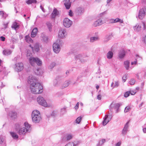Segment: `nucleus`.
<instances>
[{
  "instance_id": "obj_1",
  "label": "nucleus",
  "mask_w": 146,
  "mask_h": 146,
  "mask_svg": "<svg viewBox=\"0 0 146 146\" xmlns=\"http://www.w3.org/2000/svg\"><path fill=\"white\" fill-rule=\"evenodd\" d=\"M16 131L20 135H24L27 132H29L31 130V125L27 122H25L23 127L22 124L17 123L15 125Z\"/></svg>"
},
{
  "instance_id": "obj_2",
  "label": "nucleus",
  "mask_w": 146,
  "mask_h": 146,
  "mask_svg": "<svg viewBox=\"0 0 146 146\" xmlns=\"http://www.w3.org/2000/svg\"><path fill=\"white\" fill-rule=\"evenodd\" d=\"M30 88L31 92L35 94L41 93L43 92V87L41 84L39 83L32 84L30 86Z\"/></svg>"
},
{
  "instance_id": "obj_3",
  "label": "nucleus",
  "mask_w": 146,
  "mask_h": 146,
  "mask_svg": "<svg viewBox=\"0 0 146 146\" xmlns=\"http://www.w3.org/2000/svg\"><path fill=\"white\" fill-rule=\"evenodd\" d=\"M31 117L32 121L35 123H39L42 119L40 112L37 110L33 111Z\"/></svg>"
},
{
  "instance_id": "obj_4",
  "label": "nucleus",
  "mask_w": 146,
  "mask_h": 146,
  "mask_svg": "<svg viewBox=\"0 0 146 146\" xmlns=\"http://www.w3.org/2000/svg\"><path fill=\"white\" fill-rule=\"evenodd\" d=\"M63 44L62 41L60 39H58L53 45V50L56 53H58L60 50V46Z\"/></svg>"
},
{
  "instance_id": "obj_5",
  "label": "nucleus",
  "mask_w": 146,
  "mask_h": 146,
  "mask_svg": "<svg viewBox=\"0 0 146 146\" xmlns=\"http://www.w3.org/2000/svg\"><path fill=\"white\" fill-rule=\"evenodd\" d=\"M29 61L30 64L32 66H34L35 63L38 66L41 65V61L38 58H35L32 57H30L29 58Z\"/></svg>"
},
{
  "instance_id": "obj_6",
  "label": "nucleus",
  "mask_w": 146,
  "mask_h": 146,
  "mask_svg": "<svg viewBox=\"0 0 146 146\" xmlns=\"http://www.w3.org/2000/svg\"><path fill=\"white\" fill-rule=\"evenodd\" d=\"M37 101L38 104L45 107L47 106V104L44 98L41 96H38L37 98Z\"/></svg>"
},
{
  "instance_id": "obj_7",
  "label": "nucleus",
  "mask_w": 146,
  "mask_h": 146,
  "mask_svg": "<svg viewBox=\"0 0 146 146\" xmlns=\"http://www.w3.org/2000/svg\"><path fill=\"white\" fill-rule=\"evenodd\" d=\"M146 14V8H143L141 9L139 12L138 18L140 20H142Z\"/></svg>"
},
{
  "instance_id": "obj_8",
  "label": "nucleus",
  "mask_w": 146,
  "mask_h": 146,
  "mask_svg": "<svg viewBox=\"0 0 146 146\" xmlns=\"http://www.w3.org/2000/svg\"><path fill=\"white\" fill-rule=\"evenodd\" d=\"M37 81V79L34 76L30 75L28 78V82L30 84V86L32 85V84L38 83Z\"/></svg>"
},
{
  "instance_id": "obj_9",
  "label": "nucleus",
  "mask_w": 146,
  "mask_h": 146,
  "mask_svg": "<svg viewBox=\"0 0 146 146\" xmlns=\"http://www.w3.org/2000/svg\"><path fill=\"white\" fill-rule=\"evenodd\" d=\"M63 23L65 27L69 28L72 25V21L68 18H66L64 19Z\"/></svg>"
},
{
  "instance_id": "obj_10",
  "label": "nucleus",
  "mask_w": 146,
  "mask_h": 146,
  "mask_svg": "<svg viewBox=\"0 0 146 146\" xmlns=\"http://www.w3.org/2000/svg\"><path fill=\"white\" fill-rule=\"evenodd\" d=\"M24 68L23 64L21 62L18 63L15 65V70L17 71H21Z\"/></svg>"
},
{
  "instance_id": "obj_11",
  "label": "nucleus",
  "mask_w": 146,
  "mask_h": 146,
  "mask_svg": "<svg viewBox=\"0 0 146 146\" xmlns=\"http://www.w3.org/2000/svg\"><path fill=\"white\" fill-rule=\"evenodd\" d=\"M112 117V116L110 114L109 115H106L104 118V121H103V125H106L111 120Z\"/></svg>"
},
{
  "instance_id": "obj_12",
  "label": "nucleus",
  "mask_w": 146,
  "mask_h": 146,
  "mask_svg": "<svg viewBox=\"0 0 146 146\" xmlns=\"http://www.w3.org/2000/svg\"><path fill=\"white\" fill-rule=\"evenodd\" d=\"M61 83V77L57 76L54 80L53 86L55 87H58L60 86Z\"/></svg>"
},
{
  "instance_id": "obj_13",
  "label": "nucleus",
  "mask_w": 146,
  "mask_h": 146,
  "mask_svg": "<svg viewBox=\"0 0 146 146\" xmlns=\"http://www.w3.org/2000/svg\"><path fill=\"white\" fill-rule=\"evenodd\" d=\"M66 35V30L64 29L60 30L58 33V36L61 38H64Z\"/></svg>"
},
{
  "instance_id": "obj_14",
  "label": "nucleus",
  "mask_w": 146,
  "mask_h": 146,
  "mask_svg": "<svg viewBox=\"0 0 146 146\" xmlns=\"http://www.w3.org/2000/svg\"><path fill=\"white\" fill-rule=\"evenodd\" d=\"M63 2L66 9H69L71 7V4L70 0H64Z\"/></svg>"
},
{
  "instance_id": "obj_15",
  "label": "nucleus",
  "mask_w": 146,
  "mask_h": 146,
  "mask_svg": "<svg viewBox=\"0 0 146 146\" xmlns=\"http://www.w3.org/2000/svg\"><path fill=\"white\" fill-rule=\"evenodd\" d=\"M129 121L127 122L124 126V127L123 129L122 133L123 135H125L127 133V131H128V130L129 128Z\"/></svg>"
},
{
  "instance_id": "obj_16",
  "label": "nucleus",
  "mask_w": 146,
  "mask_h": 146,
  "mask_svg": "<svg viewBox=\"0 0 146 146\" xmlns=\"http://www.w3.org/2000/svg\"><path fill=\"white\" fill-rule=\"evenodd\" d=\"M9 115L12 119H14L17 117V113L15 111H11L9 113Z\"/></svg>"
},
{
  "instance_id": "obj_17",
  "label": "nucleus",
  "mask_w": 146,
  "mask_h": 146,
  "mask_svg": "<svg viewBox=\"0 0 146 146\" xmlns=\"http://www.w3.org/2000/svg\"><path fill=\"white\" fill-rule=\"evenodd\" d=\"M39 44L38 43H36L34 47H31L33 51V52H38L39 50Z\"/></svg>"
},
{
  "instance_id": "obj_18",
  "label": "nucleus",
  "mask_w": 146,
  "mask_h": 146,
  "mask_svg": "<svg viewBox=\"0 0 146 146\" xmlns=\"http://www.w3.org/2000/svg\"><path fill=\"white\" fill-rule=\"evenodd\" d=\"M38 31V29L37 28H35L31 32V36L32 38H34L35 37Z\"/></svg>"
},
{
  "instance_id": "obj_19",
  "label": "nucleus",
  "mask_w": 146,
  "mask_h": 146,
  "mask_svg": "<svg viewBox=\"0 0 146 146\" xmlns=\"http://www.w3.org/2000/svg\"><path fill=\"white\" fill-rule=\"evenodd\" d=\"M104 23L102 20L101 19H99L95 21L94 23V25L95 27L100 25Z\"/></svg>"
},
{
  "instance_id": "obj_20",
  "label": "nucleus",
  "mask_w": 146,
  "mask_h": 146,
  "mask_svg": "<svg viewBox=\"0 0 146 146\" xmlns=\"http://www.w3.org/2000/svg\"><path fill=\"white\" fill-rule=\"evenodd\" d=\"M141 25L140 24H137L136 25L133 27L134 31L137 32L140 31L141 30Z\"/></svg>"
},
{
  "instance_id": "obj_21",
  "label": "nucleus",
  "mask_w": 146,
  "mask_h": 146,
  "mask_svg": "<svg viewBox=\"0 0 146 146\" xmlns=\"http://www.w3.org/2000/svg\"><path fill=\"white\" fill-rule=\"evenodd\" d=\"M83 58V55L81 54H77L75 55V58L76 60H79L81 62H82V58Z\"/></svg>"
},
{
  "instance_id": "obj_22",
  "label": "nucleus",
  "mask_w": 146,
  "mask_h": 146,
  "mask_svg": "<svg viewBox=\"0 0 146 146\" xmlns=\"http://www.w3.org/2000/svg\"><path fill=\"white\" fill-rule=\"evenodd\" d=\"M19 24L16 22H14L13 23L11 27L12 29L16 31L19 28Z\"/></svg>"
},
{
  "instance_id": "obj_23",
  "label": "nucleus",
  "mask_w": 146,
  "mask_h": 146,
  "mask_svg": "<svg viewBox=\"0 0 146 146\" xmlns=\"http://www.w3.org/2000/svg\"><path fill=\"white\" fill-rule=\"evenodd\" d=\"M99 38L98 36L91 37L90 38V42L92 43L94 42L95 41L99 40Z\"/></svg>"
},
{
  "instance_id": "obj_24",
  "label": "nucleus",
  "mask_w": 146,
  "mask_h": 146,
  "mask_svg": "<svg viewBox=\"0 0 146 146\" xmlns=\"http://www.w3.org/2000/svg\"><path fill=\"white\" fill-rule=\"evenodd\" d=\"M113 106H114V109L116 110V113H117L118 112V110L119 108V107L120 106L119 104H111L110 107L111 108Z\"/></svg>"
},
{
  "instance_id": "obj_25",
  "label": "nucleus",
  "mask_w": 146,
  "mask_h": 146,
  "mask_svg": "<svg viewBox=\"0 0 146 146\" xmlns=\"http://www.w3.org/2000/svg\"><path fill=\"white\" fill-rule=\"evenodd\" d=\"M12 52V51L9 49H5L3 51V54L6 56L10 54Z\"/></svg>"
},
{
  "instance_id": "obj_26",
  "label": "nucleus",
  "mask_w": 146,
  "mask_h": 146,
  "mask_svg": "<svg viewBox=\"0 0 146 146\" xmlns=\"http://www.w3.org/2000/svg\"><path fill=\"white\" fill-rule=\"evenodd\" d=\"M58 11L56 8H54V9L52 13V17L54 18L58 14Z\"/></svg>"
},
{
  "instance_id": "obj_27",
  "label": "nucleus",
  "mask_w": 146,
  "mask_h": 146,
  "mask_svg": "<svg viewBox=\"0 0 146 146\" xmlns=\"http://www.w3.org/2000/svg\"><path fill=\"white\" fill-rule=\"evenodd\" d=\"M41 39L44 42H46L48 40V37L45 36V34L44 33L41 34Z\"/></svg>"
},
{
  "instance_id": "obj_28",
  "label": "nucleus",
  "mask_w": 146,
  "mask_h": 146,
  "mask_svg": "<svg viewBox=\"0 0 146 146\" xmlns=\"http://www.w3.org/2000/svg\"><path fill=\"white\" fill-rule=\"evenodd\" d=\"M25 40L27 42L29 43H33V40L29 35L25 36Z\"/></svg>"
},
{
  "instance_id": "obj_29",
  "label": "nucleus",
  "mask_w": 146,
  "mask_h": 146,
  "mask_svg": "<svg viewBox=\"0 0 146 146\" xmlns=\"http://www.w3.org/2000/svg\"><path fill=\"white\" fill-rule=\"evenodd\" d=\"M113 55V52L111 51H109L107 54L106 56L107 58L110 59H111Z\"/></svg>"
},
{
  "instance_id": "obj_30",
  "label": "nucleus",
  "mask_w": 146,
  "mask_h": 146,
  "mask_svg": "<svg viewBox=\"0 0 146 146\" xmlns=\"http://www.w3.org/2000/svg\"><path fill=\"white\" fill-rule=\"evenodd\" d=\"M125 51L123 50H121L119 53V56L121 58H123L125 56Z\"/></svg>"
},
{
  "instance_id": "obj_31",
  "label": "nucleus",
  "mask_w": 146,
  "mask_h": 146,
  "mask_svg": "<svg viewBox=\"0 0 146 146\" xmlns=\"http://www.w3.org/2000/svg\"><path fill=\"white\" fill-rule=\"evenodd\" d=\"M10 134L13 138L15 139H17L18 138V136L17 134L14 132H10Z\"/></svg>"
},
{
  "instance_id": "obj_32",
  "label": "nucleus",
  "mask_w": 146,
  "mask_h": 146,
  "mask_svg": "<svg viewBox=\"0 0 146 146\" xmlns=\"http://www.w3.org/2000/svg\"><path fill=\"white\" fill-rule=\"evenodd\" d=\"M5 138L2 137H0V144L5 145Z\"/></svg>"
},
{
  "instance_id": "obj_33",
  "label": "nucleus",
  "mask_w": 146,
  "mask_h": 146,
  "mask_svg": "<svg viewBox=\"0 0 146 146\" xmlns=\"http://www.w3.org/2000/svg\"><path fill=\"white\" fill-rule=\"evenodd\" d=\"M130 62L128 61H126L124 62V66L127 70H128L129 68Z\"/></svg>"
},
{
  "instance_id": "obj_34",
  "label": "nucleus",
  "mask_w": 146,
  "mask_h": 146,
  "mask_svg": "<svg viewBox=\"0 0 146 146\" xmlns=\"http://www.w3.org/2000/svg\"><path fill=\"white\" fill-rule=\"evenodd\" d=\"M106 141V140L104 139H102L100 140L98 143L97 144L96 146H102V145Z\"/></svg>"
},
{
  "instance_id": "obj_35",
  "label": "nucleus",
  "mask_w": 146,
  "mask_h": 146,
  "mask_svg": "<svg viewBox=\"0 0 146 146\" xmlns=\"http://www.w3.org/2000/svg\"><path fill=\"white\" fill-rule=\"evenodd\" d=\"M56 65V63L54 62H51L50 65L48 66V69L50 70H51Z\"/></svg>"
},
{
  "instance_id": "obj_36",
  "label": "nucleus",
  "mask_w": 146,
  "mask_h": 146,
  "mask_svg": "<svg viewBox=\"0 0 146 146\" xmlns=\"http://www.w3.org/2000/svg\"><path fill=\"white\" fill-rule=\"evenodd\" d=\"M70 84L69 82L68 81H66L62 86V88H64L68 86Z\"/></svg>"
},
{
  "instance_id": "obj_37",
  "label": "nucleus",
  "mask_w": 146,
  "mask_h": 146,
  "mask_svg": "<svg viewBox=\"0 0 146 146\" xmlns=\"http://www.w3.org/2000/svg\"><path fill=\"white\" fill-rule=\"evenodd\" d=\"M115 23L119 22L120 23H123V21L122 19H121L118 18H117L114 19Z\"/></svg>"
},
{
  "instance_id": "obj_38",
  "label": "nucleus",
  "mask_w": 146,
  "mask_h": 146,
  "mask_svg": "<svg viewBox=\"0 0 146 146\" xmlns=\"http://www.w3.org/2000/svg\"><path fill=\"white\" fill-rule=\"evenodd\" d=\"M34 72L37 75H40L41 74V70L40 69H37L35 70Z\"/></svg>"
},
{
  "instance_id": "obj_39",
  "label": "nucleus",
  "mask_w": 146,
  "mask_h": 146,
  "mask_svg": "<svg viewBox=\"0 0 146 146\" xmlns=\"http://www.w3.org/2000/svg\"><path fill=\"white\" fill-rule=\"evenodd\" d=\"M73 135L71 134H68L66 135V138L67 140H69L72 139Z\"/></svg>"
},
{
  "instance_id": "obj_40",
  "label": "nucleus",
  "mask_w": 146,
  "mask_h": 146,
  "mask_svg": "<svg viewBox=\"0 0 146 146\" xmlns=\"http://www.w3.org/2000/svg\"><path fill=\"white\" fill-rule=\"evenodd\" d=\"M36 0H28L26 1V3L28 4H30L33 3H36Z\"/></svg>"
},
{
  "instance_id": "obj_41",
  "label": "nucleus",
  "mask_w": 146,
  "mask_h": 146,
  "mask_svg": "<svg viewBox=\"0 0 146 146\" xmlns=\"http://www.w3.org/2000/svg\"><path fill=\"white\" fill-rule=\"evenodd\" d=\"M82 117H81V116H80L77 117L76 120V123L77 124H79Z\"/></svg>"
},
{
  "instance_id": "obj_42",
  "label": "nucleus",
  "mask_w": 146,
  "mask_h": 146,
  "mask_svg": "<svg viewBox=\"0 0 146 146\" xmlns=\"http://www.w3.org/2000/svg\"><path fill=\"white\" fill-rule=\"evenodd\" d=\"M46 25L47 26L50 31H51L52 29V25L51 23L50 22H47L46 23Z\"/></svg>"
},
{
  "instance_id": "obj_43",
  "label": "nucleus",
  "mask_w": 146,
  "mask_h": 146,
  "mask_svg": "<svg viewBox=\"0 0 146 146\" xmlns=\"http://www.w3.org/2000/svg\"><path fill=\"white\" fill-rule=\"evenodd\" d=\"M77 12L78 14H81L82 13H83L84 12L83 9L81 8H78L77 9Z\"/></svg>"
},
{
  "instance_id": "obj_44",
  "label": "nucleus",
  "mask_w": 146,
  "mask_h": 146,
  "mask_svg": "<svg viewBox=\"0 0 146 146\" xmlns=\"http://www.w3.org/2000/svg\"><path fill=\"white\" fill-rule=\"evenodd\" d=\"M119 85V82L118 81L115 82V84L114 85V86L113 87V88H115L117 87Z\"/></svg>"
},
{
  "instance_id": "obj_45",
  "label": "nucleus",
  "mask_w": 146,
  "mask_h": 146,
  "mask_svg": "<svg viewBox=\"0 0 146 146\" xmlns=\"http://www.w3.org/2000/svg\"><path fill=\"white\" fill-rule=\"evenodd\" d=\"M135 82V80L134 79H131L129 82V84L131 85H133L134 84Z\"/></svg>"
},
{
  "instance_id": "obj_46",
  "label": "nucleus",
  "mask_w": 146,
  "mask_h": 146,
  "mask_svg": "<svg viewBox=\"0 0 146 146\" xmlns=\"http://www.w3.org/2000/svg\"><path fill=\"white\" fill-rule=\"evenodd\" d=\"M9 23V22H8L6 23H4L3 24V25L4 26V28L6 29L8 28V24Z\"/></svg>"
},
{
  "instance_id": "obj_47",
  "label": "nucleus",
  "mask_w": 146,
  "mask_h": 146,
  "mask_svg": "<svg viewBox=\"0 0 146 146\" xmlns=\"http://www.w3.org/2000/svg\"><path fill=\"white\" fill-rule=\"evenodd\" d=\"M130 108L129 106H127L125 108L124 112H128L130 110Z\"/></svg>"
},
{
  "instance_id": "obj_48",
  "label": "nucleus",
  "mask_w": 146,
  "mask_h": 146,
  "mask_svg": "<svg viewBox=\"0 0 146 146\" xmlns=\"http://www.w3.org/2000/svg\"><path fill=\"white\" fill-rule=\"evenodd\" d=\"M130 94V92H129V91L125 93L124 94V96L125 97H127Z\"/></svg>"
},
{
  "instance_id": "obj_49",
  "label": "nucleus",
  "mask_w": 146,
  "mask_h": 146,
  "mask_svg": "<svg viewBox=\"0 0 146 146\" xmlns=\"http://www.w3.org/2000/svg\"><path fill=\"white\" fill-rule=\"evenodd\" d=\"M66 108H64L61 109V112L63 114L65 113H66Z\"/></svg>"
},
{
  "instance_id": "obj_50",
  "label": "nucleus",
  "mask_w": 146,
  "mask_h": 146,
  "mask_svg": "<svg viewBox=\"0 0 146 146\" xmlns=\"http://www.w3.org/2000/svg\"><path fill=\"white\" fill-rule=\"evenodd\" d=\"M80 143V142L79 141H77L76 142H75L74 143H73V146H76L79 145Z\"/></svg>"
},
{
  "instance_id": "obj_51",
  "label": "nucleus",
  "mask_w": 146,
  "mask_h": 146,
  "mask_svg": "<svg viewBox=\"0 0 146 146\" xmlns=\"http://www.w3.org/2000/svg\"><path fill=\"white\" fill-rule=\"evenodd\" d=\"M126 77H127V75H125L124 76H123L122 77V80L123 81V82H125L126 80Z\"/></svg>"
},
{
  "instance_id": "obj_52",
  "label": "nucleus",
  "mask_w": 146,
  "mask_h": 146,
  "mask_svg": "<svg viewBox=\"0 0 146 146\" xmlns=\"http://www.w3.org/2000/svg\"><path fill=\"white\" fill-rule=\"evenodd\" d=\"M110 23H114L115 22L114 21V19H111L109 20Z\"/></svg>"
},
{
  "instance_id": "obj_53",
  "label": "nucleus",
  "mask_w": 146,
  "mask_h": 146,
  "mask_svg": "<svg viewBox=\"0 0 146 146\" xmlns=\"http://www.w3.org/2000/svg\"><path fill=\"white\" fill-rule=\"evenodd\" d=\"M31 53L30 51L28 50L27 52V56L28 57V56H31Z\"/></svg>"
},
{
  "instance_id": "obj_54",
  "label": "nucleus",
  "mask_w": 146,
  "mask_h": 146,
  "mask_svg": "<svg viewBox=\"0 0 146 146\" xmlns=\"http://www.w3.org/2000/svg\"><path fill=\"white\" fill-rule=\"evenodd\" d=\"M106 14V12L105 11L102 13H101L100 14V17H102L103 15Z\"/></svg>"
},
{
  "instance_id": "obj_55",
  "label": "nucleus",
  "mask_w": 146,
  "mask_h": 146,
  "mask_svg": "<svg viewBox=\"0 0 146 146\" xmlns=\"http://www.w3.org/2000/svg\"><path fill=\"white\" fill-rule=\"evenodd\" d=\"M143 27L144 30H145L146 29V26H145V23L144 22L142 21Z\"/></svg>"
},
{
  "instance_id": "obj_56",
  "label": "nucleus",
  "mask_w": 146,
  "mask_h": 146,
  "mask_svg": "<svg viewBox=\"0 0 146 146\" xmlns=\"http://www.w3.org/2000/svg\"><path fill=\"white\" fill-rule=\"evenodd\" d=\"M110 36H109L107 38H106L105 40V41L107 42L110 39Z\"/></svg>"
},
{
  "instance_id": "obj_57",
  "label": "nucleus",
  "mask_w": 146,
  "mask_h": 146,
  "mask_svg": "<svg viewBox=\"0 0 146 146\" xmlns=\"http://www.w3.org/2000/svg\"><path fill=\"white\" fill-rule=\"evenodd\" d=\"M4 13L3 11H0V15L3 17L4 18Z\"/></svg>"
},
{
  "instance_id": "obj_58",
  "label": "nucleus",
  "mask_w": 146,
  "mask_h": 146,
  "mask_svg": "<svg viewBox=\"0 0 146 146\" xmlns=\"http://www.w3.org/2000/svg\"><path fill=\"white\" fill-rule=\"evenodd\" d=\"M79 105V102H78L76 106H75L74 108L76 110H77L78 108V106Z\"/></svg>"
},
{
  "instance_id": "obj_59",
  "label": "nucleus",
  "mask_w": 146,
  "mask_h": 146,
  "mask_svg": "<svg viewBox=\"0 0 146 146\" xmlns=\"http://www.w3.org/2000/svg\"><path fill=\"white\" fill-rule=\"evenodd\" d=\"M72 11L71 10H70L69 12V15L72 17L73 16V14H72Z\"/></svg>"
},
{
  "instance_id": "obj_60",
  "label": "nucleus",
  "mask_w": 146,
  "mask_h": 146,
  "mask_svg": "<svg viewBox=\"0 0 146 146\" xmlns=\"http://www.w3.org/2000/svg\"><path fill=\"white\" fill-rule=\"evenodd\" d=\"M129 92H130V94H131V95H134L136 93L135 92L133 91H129Z\"/></svg>"
},
{
  "instance_id": "obj_61",
  "label": "nucleus",
  "mask_w": 146,
  "mask_h": 146,
  "mask_svg": "<svg viewBox=\"0 0 146 146\" xmlns=\"http://www.w3.org/2000/svg\"><path fill=\"white\" fill-rule=\"evenodd\" d=\"M65 146H73L72 144L70 143H69L67 144H66Z\"/></svg>"
},
{
  "instance_id": "obj_62",
  "label": "nucleus",
  "mask_w": 146,
  "mask_h": 146,
  "mask_svg": "<svg viewBox=\"0 0 146 146\" xmlns=\"http://www.w3.org/2000/svg\"><path fill=\"white\" fill-rule=\"evenodd\" d=\"M0 38H1V40L2 41H4L5 40V37L1 36L0 37Z\"/></svg>"
},
{
  "instance_id": "obj_63",
  "label": "nucleus",
  "mask_w": 146,
  "mask_h": 146,
  "mask_svg": "<svg viewBox=\"0 0 146 146\" xmlns=\"http://www.w3.org/2000/svg\"><path fill=\"white\" fill-rule=\"evenodd\" d=\"M101 96L99 94L97 96V99L98 100H101Z\"/></svg>"
},
{
  "instance_id": "obj_64",
  "label": "nucleus",
  "mask_w": 146,
  "mask_h": 146,
  "mask_svg": "<svg viewBox=\"0 0 146 146\" xmlns=\"http://www.w3.org/2000/svg\"><path fill=\"white\" fill-rule=\"evenodd\" d=\"M121 144V142H118L116 144L115 146H120Z\"/></svg>"
}]
</instances>
